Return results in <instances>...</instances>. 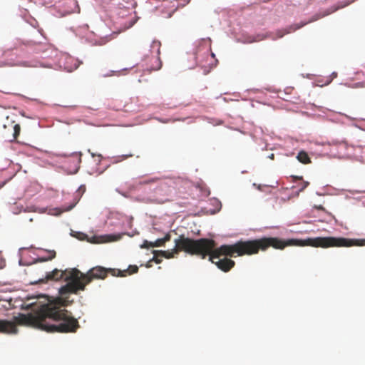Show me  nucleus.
Here are the masks:
<instances>
[{"label": "nucleus", "instance_id": "obj_10", "mask_svg": "<svg viewBox=\"0 0 365 365\" xmlns=\"http://www.w3.org/2000/svg\"><path fill=\"white\" fill-rule=\"evenodd\" d=\"M316 146H322V149H316L314 152L321 155H328L329 157H333L331 152H336V148L334 146L333 141H316L314 143Z\"/></svg>", "mask_w": 365, "mask_h": 365}, {"label": "nucleus", "instance_id": "obj_12", "mask_svg": "<svg viewBox=\"0 0 365 365\" xmlns=\"http://www.w3.org/2000/svg\"><path fill=\"white\" fill-rule=\"evenodd\" d=\"M170 234H167L164 237L158 239L153 242L145 240L140 247L143 249H150L151 247H162L166 242L170 241Z\"/></svg>", "mask_w": 365, "mask_h": 365}, {"label": "nucleus", "instance_id": "obj_32", "mask_svg": "<svg viewBox=\"0 0 365 365\" xmlns=\"http://www.w3.org/2000/svg\"><path fill=\"white\" fill-rule=\"evenodd\" d=\"M274 155L273 153H271L270 155H269L267 156L268 158H270V159H274Z\"/></svg>", "mask_w": 365, "mask_h": 365}, {"label": "nucleus", "instance_id": "obj_38", "mask_svg": "<svg viewBox=\"0 0 365 365\" xmlns=\"http://www.w3.org/2000/svg\"><path fill=\"white\" fill-rule=\"evenodd\" d=\"M212 57L213 58L215 56L214 53H211Z\"/></svg>", "mask_w": 365, "mask_h": 365}, {"label": "nucleus", "instance_id": "obj_30", "mask_svg": "<svg viewBox=\"0 0 365 365\" xmlns=\"http://www.w3.org/2000/svg\"><path fill=\"white\" fill-rule=\"evenodd\" d=\"M314 207H316L317 210H324V207L322 205H319V206H314Z\"/></svg>", "mask_w": 365, "mask_h": 365}, {"label": "nucleus", "instance_id": "obj_9", "mask_svg": "<svg viewBox=\"0 0 365 365\" xmlns=\"http://www.w3.org/2000/svg\"><path fill=\"white\" fill-rule=\"evenodd\" d=\"M333 145L336 148V152H331L334 158H343L352 155L351 150L353 148L348 145L346 142L333 140Z\"/></svg>", "mask_w": 365, "mask_h": 365}, {"label": "nucleus", "instance_id": "obj_18", "mask_svg": "<svg viewBox=\"0 0 365 365\" xmlns=\"http://www.w3.org/2000/svg\"><path fill=\"white\" fill-rule=\"evenodd\" d=\"M348 192L351 195V197H352V198H354L355 200H361V197L359 196V195H357L361 194V193H365V190H349Z\"/></svg>", "mask_w": 365, "mask_h": 365}, {"label": "nucleus", "instance_id": "obj_26", "mask_svg": "<svg viewBox=\"0 0 365 365\" xmlns=\"http://www.w3.org/2000/svg\"><path fill=\"white\" fill-rule=\"evenodd\" d=\"M252 186H253V187H257L258 190H261V188H262V185H257L255 182H254V183L252 184Z\"/></svg>", "mask_w": 365, "mask_h": 365}, {"label": "nucleus", "instance_id": "obj_13", "mask_svg": "<svg viewBox=\"0 0 365 365\" xmlns=\"http://www.w3.org/2000/svg\"><path fill=\"white\" fill-rule=\"evenodd\" d=\"M123 234H106L94 237L95 243H106L110 242L118 241L121 239Z\"/></svg>", "mask_w": 365, "mask_h": 365}, {"label": "nucleus", "instance_id": "obj_29", "mask_svg": "<svg viewBox=\"0 0 365 365\" xmlns=\"http://www.w3.org/2000/svg\"><path fill=\"white\" fill-rule=\"evenodd\" d=\"M160 185L161 187H164L167 186V183H165V182H161L160 183Z\"/></svg>", "mask_w": 365, "mask_h": 365}, {"label": "nucleus", "instance_id": "obj_21", "mask_svg": "<svg viewBox=\"0 0 365 365\" xmlns=\"http://www.w3.org/2000/svg\"><path fill=\"white\" fill-rule=\"evenodd\" d=\"M28 249H31V250H41V251H46V252H48V251H51L50 250L48 249H46V248H43V247H35L34 245H31L30 247H21L19 248V251H24L25 250H28Z\"/></svg>", "mask_w": 365, "mask_h": 365}, {"label": "nucleus", "instance_id": "obj_25", "mask_svg": "<svg viewBox=\"0 0 365 365\" xmlns=\"http://www.w3.org/2000/svg\"><path fill=\"white\" fill-rule=\"evenodd\" d=\"M5 265V261L0 255V269L3 268Z\"/></svg>", "mask_w": 365, "mask_h": 365}, {"label": "nucleus", "instance_id": "obj_15", "mask_svg": "<svg viewBox=\"0 0 365 365\" xmlns=\"http://www.w3.org/2000/svg\"><path fill=\"white\" fill-rule=\"evenodd\" d=\"M161 47V43L159 41L153 40L150 44V52L151 53H155L156 54V58L159 61V66L155 68V70L159 69L161 66V62L160 61V50Z\"/></svg>", "mask_w": 365, "mask_h": 365}, {"label": "nucleus", "instance_id": "obj_4", "mask_svg": "<svg viewBox=\"0 0 365 365\" xmlns=\"http://www.w3.org/2000/svg\"><path fill=\"white\" fill-rule=\"evenodd\" d=\"M175 247L169 251H228V245L215 248V242L212 239L192 240L183 235L175 240Z\"/></svg>", "mask_w": 365, "mask_h": 365}, {"label": "nucleus", "instance_id": "obj_23", "mask_svg": "<svg viewBox=\"0 0 365 365\" xmlns=\"http://www.w3.org/2000/svg\"><path fill=\"white\" fill-rule=\"evenodd\" d=\"M235 253L237 254V256H241L244 254L252 255V254H254L255 252H230V257H235L234 255V254H235Z\"/></svg>", "mask_w": 365, "mask_h": 365}, {"label": "nucleus", "instance_id": "obj_6", "mask_svg": "<svg viewBox=\"0 0 365 365\" xmlns=\"http://www.w3.org/2000/svg\"><path fill=\"white\" fill-rule=\"evenodd\" d=\"M191 255H196L202 259L207 257L209 260L215 264L222 271L228 272V252H189Z\"/></svg>", "mask_w": 365, "mask_h": 365}, {"label": "nucleus", "instance_id": "obj_1", "mask_svg": "<svg viewBox=\"0 0 365 365\" xmlns=\"http://www.w3.org/2000/svg\"><path fill=\"white\" fill-rule=\"evenodd\" d=\"M61 299H58L41 307L35 314H21L14 317V322L0 320V332L16 334V324L32 326L50 333L76 332L78 328L77 319L66 309Z\"/></svg>", "mask_w": 365, "mask_h": 365}, {"label": "nucleus", "instance_id": "obj_11", "mask_svg": "<svg viewBox=\"0 0 365 365\" xmlns=\"http://www.w3.org/2000/svg\"><path fill=\"white\" fill-rule=\"evenodd\" d=\"M154 255L152 259H150L146 264L147 267H152L153 262L155 264H160L164 258L171 259L175 257V255H178L179 252H152Z\"/></svg>", "mask_w": 365, "mask_h": 365}, {"label": "nucleus", "instance_id": "obj_27", "mask_svg": "<svg viewBox=\"0 0 365 365\" xmlns=\"http://www.w3.org/2000/svg\"><path fill=\"white\" fill-rule=\"evenodd\" d=\"M235 266V262L230 259V270Z\"/></svg>", "mask_w": 365, "mask_h": 365}, {"label": "nucleus", "instance_id": "obj_7", "mask_svg": "<svg viewBox=\"0 0 365 365\" xmlns=\"http://www.w3.org/2000/svg\"><path fill=\"white\" fill-rule=\"evenodd\" d=\"M211 50V40L210 38H202L196 46L195 56V59L199 63H202L203 60L208 57Z\"/></svg>", "mask_w": 365, "mask_h": 365}, {"label": "nucleus", "instance_id": "obj_5", "mask_svg": "<svg viewBox=\"0 0 365 365\" xmlns=\"http://www.w3.org/2000/svg\"><path fill=\"white\" fill-rule=\"evenodd\" d=\"M319 16L313 17V19H312L309 21H301L299 24H295L293 25H290L285 29L277 30L274 34L267 33L266 34H257L256 36L252 37V38L250 39L248 41V42L252 43V42H255V41H259L264 39L267 37L271 38L273 41H275L277 39L282 38L285 34L292 33L293 31H295L297 29H299L300 28L303 27L309 22H312V21L319 19Z\"/></svg>", "mask_w": 365, "mask_h": 365}, {"label": "nucleus", "instance_id": "obj_17", "mask_svg": "<svg viewBox=\"0 0 365 365\" xmlns=\"http://www.w3.org/2000/svg\"><path fill=\"white\" fill-rule=\"evenodd\" d=\"M296 158L299 162L303 164H307L310 163V158L308 153L304 150H300L296 156Z\"/></svg>", "mask_w": 365, "mask_h": 365}, {"label": "nucleus", "instance_id": "obj_33", "mask_svg": "<svg viewBox=\"0 0 365 365\" xmlns=\"http://www.w3.org/2000/svg\"><path fill=\"white\" fill-rule=\"evenodd\" d=\"M185 4H187L191 0H183Z\"/></svg>", "mask_w": 365, "mask_h": 365}, {"label": "nucleus", "instance_id": "obj_39", "mask_svg": "<svg viewBox=\"0 0 365 365\" xmlns=\"http://www.w3.org/2000/svg\"><path fill=\"white\" fill-rule=\"evenodd\" d=\"M154 251H155V252H157L158 250H155Z\"/></svg>", "mask_w": 365, "mask_h": 365}, {"label": "nucleus", "instance_id": "obj_19", "mask_svg": "<svg viewBox=\"0 0 365 365\" xmlns=\"http://www.w3.org/2000/svg\"><path fill=\"white\" fill-rule=\"evenodd\" d=\"M51 255L48 257L47 258H38V259H34L32 262H28V263H25L24 264L25 265H29V264H33V263H35V262H46V261H48V260H51L53 258L55 257L56 256V252H51Z\"/></svg>", "mask_w": 365, "mask_h": 365}, {"label": "nucleus", "instance_id": "obj_8", "mask_svg": "<svg viewBox=\"0 0 365 365\" xmlns=\"http://www.w3.org/2000/svg\"><path fill=\"white\" fill-rule=\"evenodd\" d=\"M329 240L332 245L339 247L365 246V238L331 237Z\"/></svg>", "mask_w": 365, "mask_h": 365}, {"label": "nucleus", "instance_id": "obj_36", "mask_svg": "<svg viewBox=\"0 0 365 365\" xmlns=\"http://www.w3.org/2000/svg\"><path fill=\"white\" fill-rule=\"evenodd\" d=\"M348 5L347 3L345 4V6ZM344 5H342L341 6V8H344Z\"/></svg>", "mask_w": 365, "mask_h": 365}, {"label": "nucleus", "instance_id": "obj_28", "mask_svg": "<svg viewBox=\"0 0 365 365\" xmlns=\"http://www.w3.org/2000/svg\"><path fill=\"white\" fill-rule=\"evenodd\" d=\"M133 155L132 153H130V154H127V155H123V158L124 159H126L128 158H130V157H132Z\"/></svg>", "mask_w": 365, "mask_h": 365}, {"label": "nucleus", "instance_id": "obj_14", "mask_svg": "<svg viewBox=\"0 0 365 365\" xmlns=\"http://www.w3.org/2000/svg\"><path fill=\"white\" fill-rule=\"evenodd\" d=\"M76 205V202L71 203L68 206H63L61 207H53L48 210V213L51 215L59 216L64 212L71 210Z\"/></svg>", "mask_w": 365, "mask_h": 365}, {"label": "nucleus", "instance_id": "obj_16", "mask_svg": "<svg viewBox=\"0 0 365 365\" xmlns=\"http://www.w3.org/2000/svg\"><path fill=\"white\" fill-rule=\"evenodd\" d=\"M8 127L12 129V138L10 141H16L21 132V126L18 123H15L14 121H11L9 123Z\"/></svg>", "mask_w": 365, "mask_h": 365}, {"label": "nucleus", "instance_id": "obj_2", "mask_svg": "<svg viewBox=\"0 0 365 365\" xmlns=\"http://www.w3.org/2000/svg\"><path fill=\"white\" fill-rule=\"evenodd\" d=\"M138 272V267L130 265L127 269H106L101 266L94 267L82 273L76 268L66 269L65 270L55 269L48 272L45 279L41 282H45L49 280L59 281L63 279L67 283L59 289V294L64 296L67 294H77L79 291H84L86 286L93 280L105 279L108 274L116 277H126Z\"/></svg>", "mask_w": 365, "mask_h": 365}, {"label": "nucleus", "instance_id": "obj_22", "mask_svg": "<svg viewBox=\"0 0 365 365\" xmlns=\"http://www.w3.org/2000/svg\"><path fill=\"white\" fill-rule=\"evenodd\" d=\"M160 179L158 178H150L148 180H144V181H142L140 182V184L142 185H145V184H150V183H153V182H155L157 181H158Z\"/></svg>", "mask_w": 365, "mask_h": 365}, {"label": "nucleus", "instance_id": "obj_3", "mask_svg": "<svg viewBox=\"0 0 365 365\" xmlns=\"http://www.w3.org/2000/svg\"><path fill=\"white\" fill-rule=\"evenodd\" d=\"M294 239L283 240L277 237H262L260 239L237 240L230 237V251H259L265 250L272 247L274 249L283 250L293 245Z\"/></svg>", "mask_w": 365, "mask_h": 365}, {"label": "nucleus", "instance_id": "obj_35", "mask_svg": "<svg viewBox=\"0 0 365 365\" xmlns=\"http://www.w3.org/2000/svg\"><path fill=\"white\" fill-rule=\"evenodd\" d=\"M262 149V150H264V149H267V144H265L264 147H263Z\"/></svg>", "mask_w": 365, "mask_h": 365}, {"label": "nucleus", "instance_id": "obj_31", "mask_svg": "<svg viewBox=\"0 0 365 365\" xmlns=\"http://www.w3.org/2000/svg\"><path fill=\"white\" fill-rule=\"evenodd\" d=\"M331 76L333 77V78H336L337 76V73L334 71L331 73Z\"/></svg>", "mask_w": 365, "mask_h": 365}, {"label": "nucleus", "instance_id": "obj_37", "mask_svg": "<svg viewBox=\"0 0 365 365\" xmlns=\"http://www.w3.org/2000/svg\"><path fill=\"white\" fill-rule=\"evenodd\" d=\"M348 5L347 3L345 4V6ZM344 5H342L341 6V8H344Z\"/></svg>", "mask_w": 365, "mask_h": 365}, {"label": "nucleus", "instance_id": "obj_24", "mask_svg": "<svg viewBox=\"0 0 365 365\" xmlns=\"http://www.w3.org/2000/svg\"><path fill=\"white\" fill-rule=\"evenodd\" d=\"M79 240H85L86 238H87V235H85L84 233H80V232H78L77 233V236H76Z\"/></svg>", "mask_w": 365, "mask_h": 365}, {"label": "nucleus", "instance_id": "obj_20", "mask_svg": "<svg viewBox=\"0 0 365 365\" xmlns=\"http://www.w3.org/2000/svg\"><path fill=\"white\" fill-rule=\"evenodd\" d=\"M308 185H309L308 182L302 181L301 182L300 187L297 189V190L293 191V192H294L295 195H299V193L300 192L303 191L308 186Z\"/></svg>", "mask_w": 365, "mask_h": 365}, {"label": "nucleus", "instance_id": "obj_34", "mask_svg": "<svg viewBox=\"0 0 365 365\" xmlns=\"http://www.w3.org/2000/svg\"><path fill=\"white\" fill-rule=\"evenodd\" d=\"M70 1L73 2L74 4H76V0H69Z\"/></svg>", "mask_w": 365, "mask_h": 365}]
</instances>
